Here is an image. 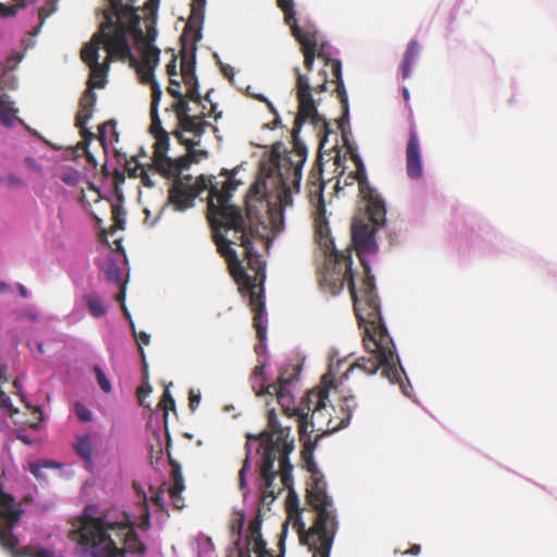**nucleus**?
<instances>
[{"label":"nucleus","instance_id":"1","mask_svg":"<svg viewBox=\"0 0 557 557\" xmlns=\"http://www.w3.org/2000/svg\"><path fill=\"white\" fill-rule=\"evenodd\" d=\"M326 258V265L320 278L321 286L327 288L332 295H337L347 283L356 317L359 324L364 327V346L370 347L371 342L381 350L382 361L386 362V358L392 356L388 348L391 336L382 320L374 275L363 272V276L357 282L351 268V251L348 249L334 251Z\"/></svg>","mask_w":557,"mask_h":557},{"label":"nucleus","instance_id":"2","mask_svg":"<svg viewBox=\"0 0 557 557\" xmlns=\"http://www.w3.org/2000/svg\"><path fill=\"white\" fill-rule=\"evenodd\" d=\"M240 184L234 177H228L218 188V184H213L211 178L200 175L196 178L195 183L189 182V189L198 197L205 190H209L208 200V220L212 227V239L218 247V235H220L227 244L239 245L245 250L246 259L252 261V234L247 232L246 219L242 210L230 203L232 193Z\"/></svg>","mask_w":557,"mask_h":557},{"label":"nucleus","instance_id":"3","mask_svg":"<svg viewBox=\"0 0 557 557\" xmlns=\"http://www.w3.org/2000/svg\"><path fill=\"white\" fill-rule=\"evenodd\" d=\"M82 546L91 548L92 557H123L125 553L145 555L147 546L128 522L108 523L83 512L74 531Z\"/></svg>","mask_w":557,"mask_h":557},{"label":"nucleus","instance_id":"4","mask_svg":"<svg viewBox=\"0 0 557 557\" xmlns=\"http://www.w3.org/2000/svg\"><path fill=\"white\" fill-rule=\"evenodd\" d=\"M294 73L296 75L295 90L298 102V113L295 119L294 127L292 131L294 149L286 156L277 157L276 168L277 172H290L292 182L298 187V185H300L301 180V169L307 159V148L305 144L300 140L299 133L302 124L306 121H310L314 126H318L321 123L323 127L327 131L329 124L318 113L317 104L312 97V91L314 90L318 94L326 91L329 78L326 72L324 70H321L319 72V75L322 77V82L318 84L315 87H312L309 77L306 74H302L299 67H295Z\"/></svg>","mask_w":557,"mask_h":557},{"label":"nucleus","instance_id":"5","mask_svg":"<svg viewBox=\"0 0 557 557\" xmlns=\"http://www.w3.org/2000/svg\"><path fill=\"white\" fill-rule=\"evenodd\" d=\"M286 488L288 490L286 499L288 520L293 522V528L298 534L299 542L308 546L309 550L313 553L312 557H330L338 528L336 511L333 509L331 497L326 494L325 505L320 508L315 507L314 504L309 500L308 487L306 488V500L313 510L317 511L313 524L307 530L301 518L298 495L294 491L293 484Z\"/></svg>","mask_w":557,"mask_h":557},{"label":"nucleus","instance_id":"6","mask_svg":"<svg viewBox=\"0 0 557 557\" xmlns=\"http://www.w3.org/2000/svg\"><path fill=\"white\" fill-rule=\"evenodd\" d=\"M218 252L227 262L231 276L239 286V292L249 295V306L253 311V327L260 342L267 337V325L264 319V264L260 260V256L252 248V256L248 260V267L255 271V275L250 276L246 273L242 261L239 260L235 249L228 247L226 242L218 235Z\"/></svg>","mask_w":557,"mask_h":557},{"label":"nucleus","instance_id":"7","mask_svg":"<svg viewBox=\"0 0 557 557\" xmlns=\"http://www.w3.org/2000/svg\"><path fill=\"white\" fill-rule=\"evenodd\" d=\"M292 374L287 371L281 372L277 381L268 384L264 389L258 391L257 396L271 395L276 396L277 403L282 407L283 412L287 417H297L299 422V433L302 435L308 432L315 431V420L322 414L326 408L329 400V389L332 381L327 386H318L309 391L302 399L299 407H293V396L289 391V385L297 380L300 368L296 367Z\"/></svg>","mask_w":557,"mask_h":557},{"label":"nucleus","instance_id":"8","mask_svg":"<svg viewBox=\"0 0 557 557\" xmlns=\"http://www.w3.org/2000/svg\"><path fill=\"white\" fill-rule=\"evenodd\" d=\"M369 344L370 347L366 348L371 354H373V356L369 358L361 357L357 359V361L346 371L345 377H348L349 374L355 370H360L364 374L372 375L375 374L379 369H382L383 376L387 377L391 383H399L403 393L405 395H409L408 388H411V385H407L403 382L405 371L400 364L398 356L396 355L393 339L391 338V344H388L392 356L386 358V362L382 361L381 350L376 348L371 342H369Z\"/></svg>","mask_w":557,"mask_h":557},{"label":"nucleus","instance_id":"9","mask_svg":"<svg viewBox=\"0 0 557 557\" xmlns=\"http://www.w3.org/2000/svg\"><path fill=\"white\" fill-rule=\"evenodd\" d=\"M260 446L264 449L263 460L260 468L262 480L270 481L276 479L277 473L274 470L275 460L280 462V476L283 487H289L293 482V465L289 461L288 455L294 449V442L289 443H265L261 441Z\"/></svg>","mask_w":557,"mask_h":557},{"label":"nucleus","instance_id":"10","mask_svg":"<svg viewBox=\"0 0 557 557\" xmlns=\"http://www.w3.org/2000/svg\"><path fill=\"white\" fill-rule=\"evenodd\" d=\"M376 227L364 218H355L351 224V242L367 274H372L369 257L375 255L379 249L375 240Z\"/></svg>","mask_w":557,"mask_h":557},{"label":"nucleus","instance_id":"11","mask_svg":"<svg viewBox=\"0 0 557 557\" xmlns=\"http://www.w3.org/2000/svg\"><path fill=\"white\" fill-rule=\"evenodd\" d=\"M277 7L284 13V21L290 27L293 36L301 46L304 65L311 72L314 62L315 32L304 30L297 23L294 0H276Z\"/></svg>","mask_w":557,"mask_h":557},{"label":"nucleus","instance_id":"12","mask_svg":"<svg viewBox=\"0 0 557 557\" xmlns=\"http://www.w3.org/2000/svg\"><path fill=\"white\" fill-rule=\"evenodd\" d=\"M95 87L102 88L103 84L90 82L89 87H87L79 99V109L75 116V126L79 128L81 135L84 139L79 146L85 150L87 161L94 165H96L97 162L95 157L87 150V146L96 136L87 128L86 125L92 117L97 101V95L92 90Z\"/></svg>","mask_w":557,"mask_h":557},{"label":"nucleus","instance_id":"13","mask_svg":"<svg viewBox=\"0 0 557 557\" xmlns=\"http://www.w3.org/2000/svg\"><path fill=\"white\" fill-rule=\"evenodd\" d=\"M262 519L257 515L248 524L246 545L236 546L230 549L227 557H274L273 552L267 547L261 535Z\"/></svg>","mask_w":557,"mask_h":557},{"label":"nucleus","instance_id":"14","mask_svg":"<svg viewBox=\"0 0 557 557\" xmlns=\"http://www.w3.org/2000/svg\"><path fill=\"white\" fill-rule=\"evenodd\" d=\"M314 443L306 442L301 450V457L306 463V469L311 473L308 484V498L315 507L325 505L326 499V482L324 475L319 470L313 459Z\"/></svg>","mask_w":557,"mask_h":557},{"label":"nucleus","instance_id":"15","mask_svg":"<svg viewBox=\"0 0 557 557\" xmlns=\"http://www.w3.org/2000/svg\"><path fill=\"white\" fill-rule=\"evenodd\" d=\"M174 135L187 148V154L177 159L169 158V160H164L163 168H161L158 173L166 178L176 180L181 177L180 175L183 170L188 169L193 162L198 161L197 156L207 157L208 152L205 150H196L195 147L199 145V141L184 138L182 132L176 131Z\"/></svg>","mask_w":557,"mask_h":557},{"label":"nucleus","instance_id":"16","mask_svg":"<svg viewBox=\"0 0 557 557\" xmlns=\"http://www.w3.org/2000/svg\"><path fill=\"white\" fill-rule=\"evenodd\" d=\"M359 174L361 176L360 181V196L362 200L367 203V214L369 218V223L375 226L384 225L386 221V207L382 197L377 194V191L371 187L368 182L366 169L363 163L359 164Z\"/></svg>","mask_w":557,"mask_h":557},{"label":"nucleus","instance_id":"17","mask_svg":"<svg viewBox=\"0 0 557 557\" xmlns=\"http://www.w3.org/2000/svg\"><path fill=\"white\" fill-rule=\"evenodd\" d=\"M315 58L324 61V65L330 66L332 70L333 78L331 81L336 84L337 97L339 98V101L343 107V116L338 121V127L343 131L344 124L348 119L349 108H348V97H347L346 88H345L343 76H342V63L339 60L332 59L327 54L326 44L322 42L320 46H318L317 39H315L314 59Z\"/></svg>","mask_w":557,"mask_h":557},{"label":"nucleus","instance_id":"18","mask_svg":"<svg viewBox=\"0 0 557 557\" xmlns=\"http://www.w3.org/2000/svg\"><path fill=\"white\" fill-rule=\"evenodd\" d=\"M127 33L125 23H117L114 27L106 28V37L102 42L108 53L107 62H111L113 59L135 61L126 37Z\"/></svg>","mask_w":557,"mask_h":557},{"label":"nucleus","instance_id":"19","mask_svg":"<svg viewBox=\"0 0 557 557\" xmlns=\"http://www.w3.org/2000/svg\"><path fill=\"white\" fill-rule=\"evenodd\" d=\"M409 138L406 146V171L411 180L422 177V158L420 141L414 125L409 128Z\"/></svg>","mask_w":557,"mask_h":557},{"label":"nucleus","instance_id":"20","mask_svg":"<svg viewBox=\"0 0 557 557\" xmlns=\"http://www.w3.org/2000/svg\"><path fill=\"white\" fill-rule=\"evenodd\" d=\"M193 180L190 175L177 177L173 181L169 189V202L175 207L177 211H184L194 206L195 194L189 189V182Z\"/></svg>","mask_w":557,"mask_h":557},{"label":"nucleus","instance_id":"21","mask_svg":"<svg viewBox=\"0 0 557 557\" xmlns=\"http://www.w3.org/2000/svg\"><path fill=\"white\" fill-rule=\"evenodd\" d=\"M111 4L115 14L117 15L119 22H127L126 29L133 36L134 39H138L143 36V29L140 28V16L131 4H123L121 0H111Z\"/></svg>","mask_w":557,"mask_h":557},{"label":"nucleus","instance_id":"22","mask_svg":"<svg viewBox=\"0 0 557 557\" xmlns=\"http://www.w3.org/2000/svg\"><path fill=\"white\" fill-rule=\"evenodd\" d=\"M181 74H182V78H183V82L186 86V97L197 103V104H201L202 102V97L199 95V91H198V79H197V76L195 74V61L194 59H187L186 55H183L182 57V61H181Z\"/></svg>","mask_w":557,"mask_h":557},{"label":"nucleus","instance_id":"23","mask_svg":"<svg viewBox=\"0 0 557 557\" xmlns=\"http://www.w3.org/2000/svg\"><path fill=\"white\" fill-rule=\"evenodd\" d=\"M290 428H282L278 423L275 409L268 411V430L260 434V440L265 443H289L294 442L289 438Z\"/></svg>","mask_w":557,"mask_h":557},{"label":"nucleus","instance_id":"24","mask_svg":"<svg viewBox=\"0 0 557 557\" xmlns=\"http://www.w3.org/2000/svg\"><path fill=\"white\" fill-rule=\"evenodd\" d=\"M315 237L319 246L324 251L325 256L337 251L334 240L331 236V230L325 218L324 211H314Z\"/></svg>","mask_w":557,"mask_h":557},{"label":"nucleus","instance_id":"25","mask_svg":"<svg viewBox=\"0 0 557 557\" xmlns=\"http://www.w3.org/2000/svg\"><path fill=\"white\" fill-rule=\"evenodd\" d=\"M112 22L107 21L102 24L101 28L94 34L91 39L83 47L81 51V58L84 63L91 64L98 62L99 59V49L100 46L103 45V39L106 37V28H111Z\"/></svg>","mask_w":557,"mask_h":557},{"label":"nucleus","instance_id":"26","mask_svg":"<svg viewBox=\"0 0 557 557\" xmlns=\"http://www.w3.org/2000/svg\"><path fill=\"white\" fill-rule=\"evenodd\" d=\"M170 465L172 468L171 475L173 484L169 490V494L172 499L174 508L180 510L183 509L185 506L184 499L181 495L182 492L185 490L184 479L180 463L173 459H170Z\"/></svg>","mask_w":557,"mask_h":557},{"label":"nucleus","instance_id":"27","mask_svg":"<svg viewBox=\"0 0 557 557\" xmlns=\"http://www.w3.org/2000/svg\"><path fill=\"white\" fill-rule=\"evenodd\" d=\"M357 407V403L355 399V396H346L343 398V404L341 406V411L343 413V417L341 418V421L338 423H333L332 419H329L327 421V429L323 430L321 426L317 428L315 431L323 432V433H331L338 430H342L346 428L351 419L352 412Z\"/></svg>","mask_w":557,"mask_h":557},{"label":"nucleus","instance_id":"28","mask_svg":"<svg viewBox=\"0 0 557 557\" xmlns=\"http://www.w3.org/2000/svg\"><path fill=\"white\" fill-rule=\"evenodd\" d=\"M324 184L321 180V173H310L307 184L308 197L310 203L315 207V211H324L325 202L323 198Z\"/></svg>","mask_w":557,"mask_h":557},{"label":"nucleus","instance_id":"29","mask_svg":"<svg viewBox=\"0 0 557 557\" xmlns=\"http://www.w3.org/2000/svg\"><path fill=\"white\" fill-rule=\"evenodd\" d=\"M162 97V90L157 81H153L151 84V103H150V116H151V125L150 132L157 137L165 132L161 126V121L158 113L159 102Z\"/></svg>","mask_w":557,"mask_h":557},{"label":"nucleus","instance_id":"30","mask_svg":"<svg viewBox=\"0 0 557 557\" xmlns=\"http://www.w3.org/2000/svg\"><path fill=\"white\" fill-rule=\"evenodd\" d=\"M205 119L206 114L202 111L198 115H189L184 120L180 121L178 126L181 127L182 131L194 134V136L197 138L194 140L200 143V138L203 135L206 128L208 126H211V124L205 121Z\"/></svg>","mask_w":557,"mask_h":557},{"label":"nucleus","instance_id":"31","mask_svg":"<svg viewBox=\"0 0 557 557\" xmlns=\"http://www.w3.org/2000/svg\"><path fill=\"white\" fill-rule=\"evenodd\" d=\"M157 143L154 145L153 158H152V168L158 172L161 168H163V161L169 160L170 157L166 156L169 150V135L166 132H162L161 135L157 136Z\"/></svg>","mask_w":557,"mask_h":557},{"label":"nucleus","instance_id":"32","mask_svg":"<svg viewBox=\"0 0 557 557\" xmlns=\"http://www.w3.org/2000/svg\"><path fill=\"white\" fill-rule=\"evenodd\" d=\"M147 10L151 11V20L147 25V33L143 32V36L138 39H134L137 45H152V42L157 38V28H156V10L157 2L154 0H148L145 3Z\"/></svg>","mask_w":557,"mask_h":557},{"label":"nucleus","instance_id":"33","mask_svg":"<svg viewBox=\"0 0 557 557\" xmlns=\"http://www.w3.org/2000/svg\"><path fill=\"white\" fill-rule=\"evenodd\" d=\"M143 46V62L147 67L148 73L145 75L147 79H150L152 83L153 79V69L157 66L159 62L160 49L153 45H141Z\"/></svg>","mask_w":557,"mask_h":557},{"label":"nucleus","instance_id":"34","mask_svg":"<svg viewBox=\"0 0 557 557\" xmlns=\"http://www.w3.org/2000/svg\"><path fill=\"white\" fill-rule=\"evenodd\" d=\"M419 44L416 39H411L407 46V49L404 53V60L400 66L401 77L404 79L408 78L411 73V65L416 57L418 55Z\"/></svg>","mask_w":557,"mask_h":557},{"label":"nucleus","instance_id":"35","mask_svg":"<svg viewBox=\"0 0 557 557\" xmlns=\"http://www.w3.org/2000/svg\"><path fill=\"white\" fill-rule=\"evenodd\" d=\"M278 175L281 176L282 185H283V191L280 195V202H281L282 207H287V206H290L293 203L290 187L292 186L295 187L296 190L298 191L299 190V186L297 187L292 182V178H290L292 177V173L290 172H286V171H283V173L278 172Z\"/></svg>","mask_w":557,"mask_h":557},{"label":"nucleus","instance_id":"36","mask_svg":"<svg viewBox=\"0 0 557 557\" xmlns=\"http://www.w3.org/2000/svg\"><path fill=\"white\" fill-rule=\"evenodd\" d=\"M74 449L82 459L90 462L92 456V446L90 443L89 434L77 436Z\"/></svg>","mask_w":557,"mask_h":557},{"label":"nucleus","instance_id":"37","mask_svg":"<svg viewBox=\"0 0 557 557\" xmlns=\"http://www.w3.org/2000/svg\"><path fill=\"white\" fill-rule=\"evenodd\" d=\"M108 133H110V143L117 141L119 134L116 132V122L114 120L107 121L101 124L98 129V139L102 144L103 147L107 145Z\"/></svg>","mask_w":557,"mask_h":557},{"label":"nucleus","instance_id":"38","mask_svg":"<svg viewBox=\"0 0 557 557\" xmlns=\"http://www.w3.org/2000/svg\"><path fill=\"white\" fill-rule=\"evenodd\" d=\"M351 157L356 164V171L351 172L350 174H348L346 176L341 175L336 183V189H339L341 184H343L344 186H350V185H354L355 182H357L358 186L360 187L361 176L359 174V164L363 163V162H362L361 158L356 153H352Z\"/></svg>","mask_w":557,"mask_h":557},{"label":"nucleus","instance_id":"39","mask_svg":"<svg viewBox=\"0 0 557 557\" xmlns=\"http://www.w3.org/2000/svg\"><path fill=\"white\" fill-rule=\"evenodd\" d=\"M102 271L106 275V278L110 282L116 283L121 285L122 283V273L121 269L115 260L109 258L102 265Z\"/></svg>","mask_w":557,"mask_h":557},{"label":"nucleus","instance_id":"40","mask_svg":"<svg viewBox=\"0 0 557 557\" xmlns=\"http://www.w3.org/2000/svg\"><path fill=\"white\" fill-rule=\"evenodd\" d=\"M263 483H262V492H261V502L262 504L264 505H269L270 503H272L277 494L281 493L282 488H278L277 491L275 490V484H274V481L275 479H271L270 481L268 480H262Z\"/></svg>","mask_w":557,"mask_h":557},{"label":"nucleus","instance_id":"41","mask_svg":"<svg viewBox=\"0 0 557 557\" xmlns=\"http://www.w3.org/2000/svg\"><path fill=\"white\" fill-rule=\"evenodd\" d=\"M109 63L110 62H107V60H106L104 63H99V61H98L96 63L88 64V66L90 69V78L88 81V85L90 84V82L102 83L104 85L103 78L107 75Z\"/></svg>","mask_w":557,"mask_h":557},{"label":"nucleus","instance_id":"42","mask_svg":"<svg viewBox=\"0 0 557 557\" xmlns=\"http://www.w3.org/2000/svg\"><path fill=\"white\" fill-rule=\"evenodd\" d=\"M15 117V110L7 100V96H0V121L4 125H10Z\"/></svg>","mask_w":557,"mask_h":557},{"label":"nucleus","instance_id":"43","mask_svg":"<svg viewBox=\"0 0 557 557\" xmlns=\"http://www.w3.org/2000/svg\"><path fill=\"white\" fill-rule=\"evenodd\" d=\"M244 523H245V513H244V511H242V510L234 511L233 515H232L231 523H230L231 532L233 534L237 535V540L235 541L234 547L236 546L237 542L240 543V534H242V531H243Z\"/></svg>","mask_w":557,"mask_h":557},{"label":"nucleus","instance_id":"44","mask_svg":"<svg viewBox=\"0 0 557 557\" xmlns=\"http://www.w3.org/2000/svg\"><path fill=\"white\" fill-rule=\"evenodd\" d=\"M175 99L176 101L172 104V110L175 112L177 122H180L190 115V108L188 104L189 99L186 96H182L181 98Z\"/></svg>","mask_w":557,"mask_h":557},{"label":"nucleus","instance_id":"45","mask_svg":"<svg viewBox=\"0 0 557 557\" xmlns=\"http://www.w3.org/2000/svg\"><path fill=\"white\" fill-rule=\"evenodd\" d=\"M264 364H258L255 367L251 375V386L257 393L258 391L264 389L267 385H264Z\"/></svg>","mask_w":557,"mask_h":557},{"label":"nucleus","instance_id":"46","mask_svg":"<svg viewBox=\"0 0 557 557\" xmlns=\"http://www.w3.org/2000/svg\"><path fill=\"white\" fill-rule=\"evenodd\" d=\"M86 304H87L89 313L94 318H101L107 312L106 307L103 306L102 301L98 297H87Z\"/></svg>","mask_w":557,"mask_h":557},{"label":"nucleus","instance_id":"47","mask_svg":"<svg viewBox=\"0 0 557 557\" xmlns=\"http://www.w3.org/2000/svg\"><path fill=\"white\" fill-rule=\"evenodd\" d=\"M15 3L7 4L0 2V16L2 17H12L15 16L20 9L26 7V0H14Z\"/></svg>","mask_w":557,"mask_h":557},{"label":"nucleus","instance_id":"48","mask_svg":"<svg viewBox=\"0 0 557 557\" xmlns=\"http://www.w3.org/2000/svg\"><path fill=\"white\" fill-rule=\"evenodd\" d=\"M132 330H133V335L138 345V349H139L140 356H141L143 363H144V366H146V355H145L143 345H148L150 343V335L147 334L146 332H136L133 324H132Z\"/></svg>","mask_w":557,"mask_h":557},{"label":"nucleus","instance_id":"49","mask_svg":"<svg viewBox=\"0 0 557 557\" xmlns=\"http://www.w3.org/2000/svg\"><path fill=\"white\" fill-rule=\"evenodd\" d=\"M144 170L145 168L138 162L137 157H132L125 162V171L128 173L129 177H140L141 171Z\"/></svg>","mask_w":557,"mask_h":557},{"label":"nucleus","instance_id":"50","mask_svg":"<svg viewBox=\"0 0 557 557\" xmlns=\"http://www.w3.org/2000/svg\"><path fill=\"white\" fill-rule=\"evenodd\" d=\"M94 372L96 374L97 383L99 384L100 388L107 394L110 393L112 389L111 383L107 375L104 374V372L102 371V369L99 366H95Z\"/></svg>","mask_w":557,"mask_h":557},{"label":"nucleus","instance_id":"51","mask_svg":"<svg viewBox=\"0 0 557 557\" xmlns=\"http://www.w3.org/2000/svg\"><path fill=\"white\" fill-rule=\"evenodd\" d=\"M123 214H124L123 209L120 206L112 205V219L114 222L113 227H111L112 232L114 230H123L124 228L125 220L123 218Z\"/></svg>","mask_w":557,"mask_h":557},{"label":"nucleus","instance_id":"52","mask_svg":"<svg viewBox=\"0 0 557 557\" xmlns=\"http://www.w3.org/2000/svg\"><path fill=\"white\" fill-rule=\"evenodd\" d=\"M158 406L165 412V414L168 413L169 410L175 409V401L170 393L169 387L164 389V393Z\"/></svg>","mask_w":557,"mask_h":557},{"label":"nucleus","instance_id":"53","mask_svg":"<svg viewBox=\"0 0 557 557\" xmlns=\"http://www.w3.org/2000/svg\"><path fill=\"white\" fill-rule=\"evenodd\" d=\"M0 408L7 409L11 417L17 412V409L13 407L10 397L4 392H0Z\"/></svg>","mask_w":557,"mask_h":557},{"label":"nucleus","instance_id":"54","mask_svg":"<svg viewBox=\"0 0 557 557\" xmlns=\"http://www.w3.org/2000/svg\"><path fill=\"white\" fill-rule=\"evenodd\" d=\"M77 418L83 422L91 420V411L83 405L77 404L75 407Z\"/></svg>","mask_w":557,"mask_h":557},{"label":"nucleus","instance_id":"55","mask_svg":"<svg viewBox=\"0 0 557 557\" xmlns=\"http://www.w3.org/2000/svg\"><path fill=\"white\" fill-rule=\"evenodd\" d=\"M166 90L174 98H181L182 96H184L181 92V83L178 81H176L175 78H170V84H169Z\"/></svg>","mask_w":557,"mask_h":557},{"label":"nucleus","instance_id":"56","mask_svg":"<svg viewBox=\"0 0 557 557\" xmlns=\"http://www.w3.org/2000/svg\"><path fill=\"white\" fill-rule=\"evenodd\" d=\"M163 493V490L159 488L151 495V502L162 511L165 510Z\"/></svg>","mask_w":557,"mask_h":557},{"label":"nucleus","instance_id":"57","mask_svg":"<svg viewBox=\"0 0 557 557\" xmlns=\"http://www.w3.org/2000/svg\"><path fill=\"white\" fill-rule=\"evenodd\" d=\"M248 466H249V457L247 456L244 461V465L238 473V485H239L240 490H244L246 487V473L248 471Z\"/></svg>","mask_w":557,"mask_h":557},{"label":"nucleus","instance_id":"58","mask_svg":"<svg viewBox=\"0 0 557 557\" xmlns=\"http://www.w3.org/2000/svg\"><path fill=\"white\" fill-rule=\"evenodd\" d=\"M28 470L37 480H44V467L38 462H32L28 465Z\"/></svg>","mask_w":557,"mask_h":557},{"label":"nucleus","instance_id":"59","mask_svg":"<svg viewBox=\"0 0 557 557\" xmlns=\"http://www.w3.org/2000/svg\"><path fill=\"white\" fill-rule=\"evenodd\" d=\"M139 527L145 531L150 528V513L146 504L144 505V510L143 513L140 515Z\"/></svg>","mask_w":557,"mask_h":557},{"label":"nucleus","instance_id":"60","mask_svg":"<svg viewBox=\"0 0 557 557\" xmlns=\"http://www.w3.org/2000/svg\"><path fill=\"white\" fill-rule=\"evenodd\" d=\"M63 183L69 186H75L78 183L77 172H67L61 176Z\"/></svg>","mask_w":557,"mask_h":557},{"label":"nucleus","instance_id":"61","mask_svg":"<svg viewBox=\"0 0 557 557\" xmlns=\"http://www.w3.org/2000/svg\"><path fill=\"white\" fill-rule=\"evenodd\" d=\"M200 394L196 393L194 389H190L189 392V409L191 411H195L200 403Z\"/></svg>","mask_w":557,"mask_h":557},{"label":"nucleus","instance_id":"62","mask_svg":"<svg viewBox=\"0 0 557 557\" xmlns=\"http://www.w3.org/2000/svg\"><path fill=\"white\" fill-rule=\"evenodd\" d=\"M176 67V57H173L170 63L166 65V73L169 74L170 78H173L177 75Z\"/></svg>","mask_w":557,"mask_h":557},{"label":"nucleus","instance_id":"63","mask_svg":"<svg viewBox=\"0 0 557 557\" xmlns=\"http://www.w3.org/2000/svg\"><path fill=\"white\" fill-rule=\"evenodd\" d=\"M210 107H211L210 111L208 113H205L206 117L213 116L215 121L221 119L222 112L221 111H219V112L216 111V103L211 102Z\"/></svg>","mask_w":557,"mask_h":557},{"label":"nucleus","instance_id":"64","mask_svg":"<svg viewBox=\"0 0 557 557\" xmlns=\"http://www.w3.org/2000/svg\"><path fill=\"white\" fill-rule=\"evenodd\" d=\"M33 557H54L53 553L49 549L41 548L38 552H36Z\"/></svg>","mask_w":557,"mask_h":557}]
</instances>
